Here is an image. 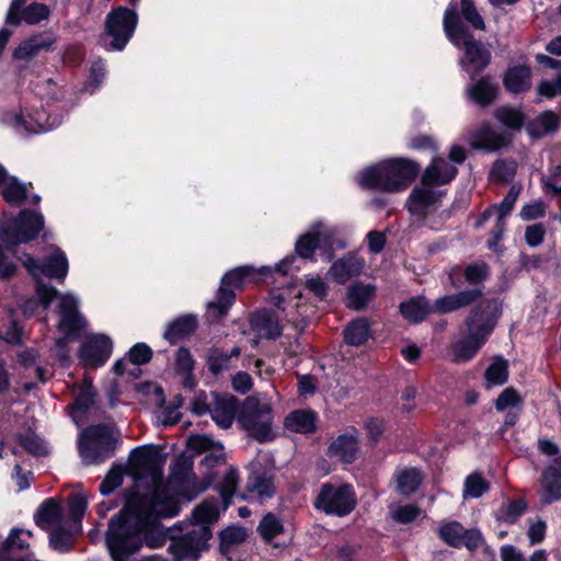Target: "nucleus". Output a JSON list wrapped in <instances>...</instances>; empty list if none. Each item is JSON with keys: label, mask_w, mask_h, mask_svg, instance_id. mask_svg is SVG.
I'll list each match as a JSON object with an SVG mask.
<instances>
[{"label": "nucleus", "mask_w": 561, "mask_h": 561, "mask_svg": "<svg viewBox=\"0 0 561 561\" xmlns=\"http://www.w3.org/2000/svg\"><path fill=\"white\" fill-rule=\"evenodd\" d=\"M131 457L135 472L147 474L153 489L149 494H131L121 514L111 519L106 543L113 561H128L144 546L150 549L160 548L168 538L172 540L169 551L176 561H197L201 552L207 549L211 537L209 525L219 517V501L207 499L197 505L191 519L179 524L182 535L175 538L160 523V518L172 517L180 512L178 500L167 496L162 490L161 457L147 447L135 448Z\"/></svg>", "instance_id": "nucleus-1"}, {"label": "nucleus", "mask_w": 561, "mask_h": 561, "mask_svg": "<svg viewBox=\"0 0 561 561\" xmlns=\"http://www.w3.org/2000/svg\"><path fill=\"white\" fill-rule=\"evenodd\" d=\"M23 264L36 279V293L44 308L47 309L54 300H57V330L64 336L56 340L53 351L59 360H66L68 358L67 342L79 339L80 331L85 324L78 311L79 301L72 294H60L55 287L39 280L41 275L64 280L68 274L66 254L60 249L54 248L42 265L30 255H25Z\"/></svg>", "instance_id": "nucleus-2"}, {"label": "nucleus", "mask_w": 561, "mask_h": 561, "mask_svg": "<svg viewBox=\"0 0 561 561\" xmlns=\"http://www.w3.org/2000/svg\"><path fill=\"white\" fill-rule=\"evenodd\" d=\"M444 31L448 39L463 51L460 67L471 77L479 75L491 60V53L462 25L459 10L450 4L444 14Z\"/></svg>", "instance_id": "nucleus-3"}, {"label": "nucleus", "mask_w": 561, "mask_h": 561, "mask_svg": "<svg viewBox=\"0 0 561 561\" xmlns=\"http://www.w3.org/2000/svg\"><path fill=\"white\" fill-rule=\"evenodd\" d=\"M499 314L500 305L496 300L479 304L466 322L467 336L453 345L456 362L469 360L476 355L493 331Z\"/></svg>", "instance_id": "nucleus-4"}, {"label": "nucleus", "mask_w": 561, "mask_h": 561, "mask_svg": "<svg viewBox=\"0 0 561 561\" xmlns=\"http://www.w3.org/2000/svg\"><path fill=\"white\" fill-rule=\"evenodd\" d=\"M121 443V433L115 425H91L80 433L78 450L84 465H100L114 456Z\"/></svg>", "instance_id": "nucleus-5"}, {"label": "nucleus", "mask_w": 561, "mask_h": 561, "mask_svg": "<svg viewBox=\"0 0 561 561\" xmlns=\"http://www.w3.org/2000/svg\"><path fill=\"white\" fill-rule=\"evenodd\" d=\"M538 450L548 457L539 478V499L542 505L561 501V451L549 439L538 440Z\"/></svg>", "instance_id": "nucleus-6"}, {"label": "nucleus", "mask_w": 561, "mask_h": 561, "mask_svg": "<svg viewBox=\"0 0 561 561\" xmlns=\"http://www.w3.org/2000/svg\"><path fill=\"white\" fill-rule=\"evenodd\" d=\"M241 426L260 443L275 438L273 430V411L270 403L248 399L239 416Z\"/></svg>", "instance_id": "nucleus-7"}, {"label": "nucleus", "mask_w": 561, "mask_h": 561, "mask_svg": "<svg viewBox=\"0 0 561 561\" xmlns=\"http://www.w3.org/2000/svg\"><path fill=\"white\" fill-rule=\"evenodd\" d=\"M336 234V228L328 226L321 220L316 221L307 232L297 239L295 252L301 259H312L316 250H319L327 260H330L337 243Z\"/></svg>", "instance_id": "nucleus-8"}, {"label": "nucleus", "mask_w": 561, "mask_h": 561, "mask_svg": "<svg viewBox=\"0 0 561 561\" xmlns=\"http://www.w3.org/2000/svg\"><path fill=\"white\" fill-rule=\"evenodd\" d=\"M43 227V215L32 210H22L18 218H9L3 215L0 219L3 240L12 245L35 239Z\"/></svg>", "instance_id": "nucleus-9"}, {"label": "nucleus", "mask_w": 561, "mask_h": 561, "mask_svg": "<svg viewBox=\"0 0 561 561\" xmlns=\"http://www.w3.org/2000/svg\"><path fill=\"white\" fill-rule=\"evenodd\" d=\"M318 510L336 516L348 515L356 505V496L352 485L324 483L314 501Z\"/></svg>", "instance_id": "nucleus-10"}, {"label": "nucleus", "mask_w": 561, "mask_h": 561, "mask_svg": "<svg viewBox=\"0 0 561 561\" xmlns=\"http://www.w3.org/2000/svg\"><path fill=\"white\" fill-rule=\"evenodd\" d=\"M253 270L250 266H240L228 272L221 280L215 301L208 304V316L218 319L224 317L234 301L233 289H240L244 283L252 278Z\"/></svg>", "instance_id": "nucleus-11"}, {"label": "nucleus", "mask_w": 561, "mask_h": 561, "mask_svg": "<svg viewBox=\"0 0 561 561\" xmlns=\"http://www.w3.org/2000/svg\"><path fill=\"white\" fill-rule=\"evenodd\" d=\"M451 178H422V182L416 185L408 201V208L411 215L417 218H424L428 211L436 206L444 191L440 190Z\"/></svg>", "instance_id": "nucleus-12"}, {"label": "nucleus", "mask_w": 561, "mask_h": 561, "mask_svg": "<svg viewBox=\"0 0 561 561\" xmlns=\"http://www.w3.org/2000/svg\"><path fill=\"white\" fill-rule=\"evenodd\" d=\"M137 25V14L135 11L121 7L107 15L106 33L112 41L110 47L115 50H122Z\"/></svg>", "instance_id": "nucleus-13"}, {"label": "nucleus", "mask_w": 561, "mask_h": 561, "mask_svg": "<svg viewBox=\"0 0 561 561\" xmlns=\"http://www.w3.org/2000/svg\"><path fill=\"white\" fill-rule=\"evenodd\" d=\"M50 15V9L44 3L33 2L25 5V0H13L10 4L5 16V23L11 25H20L21 22L34 25Z\"/></svg>", "instance_id": "nucleus-14"}, {"label": "nucleus", "mask_w": 561, "mask_h": 561, "mask_svg": "<svg viewBox=\"0 0 561 561\" xmlns=\"http://www.w3.org/2000/svg\"><path fill=\"white\" fill-rule=\"evenodd\" d=\"M112 340L104 334H93L80 348V359L87 367L95 368L104 365L112 354Z\"/></svg>", "instance_id": "nucleus-15"}, {"label": "nucleus", "mask_w": 561, "mask_h": 561, "mask_svg": "<svg viewBox=\"0 0 561 561\" xmlns=\"http://www.w3.org/2000/svg\"><path fill=\"white\" fill-rule=\"evenodd\" d=\"M440 539L451 547L477 549L482 542L481 533L477 529H465L458 522H448L438 530Z\"/></svg>", "instance_id": "nucleus-16"}, {"label": "nucleus", "mask_w": 561, "mask_h": 561, "mask_svg": "<svg viewBox=\"0 0 561 561\" xmlns=\"http://www.w3.org/2000/svg\"><path fill=\"white\" fill-rule=\"evenodd\" d=\"M187 447L197 454L208 453L201 463L206 469L225 462L224 446L207 435H191L187 439Z\"/></svg>", "instance_id": "nucleus-17"}, {"label": "nucleus", "mask_w": 561, "mask_h": 561, "mask_svg": "<svg viewBox=\"0 0 561 561\" xmlns=\"http://www.w3.org/2000/svg\"><path fill=\"white\" fill-rule=\"evenodd\" d=\"M421 167L407 158H389L369 165L364 175H417Z\"/></svg>", "instance_id": "nucleus-18"}, {"label": "nucleus", "mask_w": 561, "mask_h": 561, "mask_svg": "<svg viewBox=\"0 0 561 561\" xmlns=\"http://www.w3.org/2000/svg\"><path fill=\"white\" fill-rule=\"evenodd\" d=\"M236 412L237 401L232 396L213 394L209 413L218 426L229 428L233 423Z\"/></svg>", "instance_id": "nucleus-19"}, {"label": "nucleus", "mask_w": 561, "mask_h": 561, "mask_svg": "<svg viewBox=\"0 0 561 561\" xmlns=\"http://www.w3.org/2000/svg\"><path fill=\"white\" fill-rule=\"evenodd\" d=\"M364 267V260L348 253L335 261L330 267L329 276L340 284H345L352 277L359 275Z\"/></svg>", "instance_id": "nucleus-20"}, {"label": "nucleus", "mask_w": 561, "mask_h": 561, "mask_svg": "<svg viewBox=\"0 0 561 561\" xmlns=\"http://www.w3.org/2000/svg\"><path fill=\"white\" fill-rule=\"evenodd\" d=\"M318 415L314 411L299 409L291 411L284 420L286 431L299 434H310L316 431Z\"/></svg>", "instance_id": "nucleus-21"}, {"label": "nucleus", "mask_w": 561, "mask_h": 561, "mask_svg": "<svg viewBox=\"0 0 561 561\" xmlns=\"http://www.w3.org/2000/svg\"><path fill=\"white\" fill-rule=\"evenodd\" d=\"M358 450V438L354 433L342 434L329 446V456L339 461L351 463Z\"/></svg>", "instance_id": "nucleus-22"}, {"label": "nucleus", "mask_w": 561, "mask_h": 561, "mask_svg": "<svg viewBox=\"0 0 561 561\" xmlns=\"http://www.w3.org/2000/svg\"><path fill=\"white\" fill-rule=\"evenodd\" d=\"M55 42V37L49 34H35L32 37L23 41L15 48L13 55L16 59L27 60L35 57L41 51L49 50Z\"/></svg>", "instance_id": "nucleus-23"}, {"label": "nucleus", "mask_w": 561, "mask_h": 561, "mask_svg": "<svg viewBox=\"0 0 561 561\" xmlns=\"http://www.w3.org/2000/svg\"><path fill=\"white\" fill-rule=\"evenodd\" d=\"M499 93V87L489 76L482 77L467 89L469 99L481 105L486 106L493 103Z\"/></svg>", "instance_id": "nucleus-24"}, {"label": "nucleus", "mask_w": 561, "mask_h": 561, "mask_svg": "<svg viewBox=\"0 0 561 561\" xmlns=\"http://www.w3.org/2000/svg\"><path fill=\"white\" fill-rule=\"evenodd\" d=\"M465 158V150L455 146L450 149L448 159H433L423 175H455L458 172L456 164H461Z\"/></svg>", "instance_id": "nucleus-25"}, {"label": "nucleus", "mask_w": 561, "mask_h": 561, "mask_svg": "<svg viewBox=\"0 0 561 561\" xmlns=\"http://www.w3.org/2000/svg\"><path fill=\"white\" fill-rule=\"evenodd\" d=\"M481 293L477 289L461 291L455 295H447L438 298L434 306L432 307V311L438 313H448L453 312L457 309L466 307L478 299Z\"/></svg>", "instance_id": "nucleus-26"}, {"label": "nucleus", "mask_w": 561, "mask_h": 561, "mask_svg": "<svg viewBox=\"0 0 561 561\" xmlns=\"http://www.w3.org/2000/svg\"><path fill=\"white\" fill-rule=\"evenodd\" d=\"M423 478L422 471L417 468H399L393 474L396 491L402 495H411L419 489Z\"/></svg>", "instance_id": "nucleus-27"}, {"label": "nucleus", "mask_w": 561, "mask_h": 561, "mask_svg": "<svg viewBox=\"0 0 561 561\" xmlns=\"http://www.w3.org/2000/svg\"><path fill=\"white\" fill-rule=\"evenodd\" d=\"M410 178H360L359 185L366 190L397 193L410 186Z\"/></svg>", "instance_id": "nucleus-28"}, {"label": "nucleus", "mask_w": 561, "mask_h": 561, "mask_svg": "<svg viewBox=\"0 0 561 561\" xmlns=\"http://www.w3.org/2000/svg\"><path fill=\"white\" fill-rule=\"evenodd\" d=\"M504 85L512 93L529 90L531 85L530 69L525 66H516L508 69L504 76Z\"/></svg>", "instance_id": "nucleus-29"}, {"label": "nucleus", "mask_w": 561, "mask_h": 561, "mask_svg": "<svg viewBox=\"0 0 561 561\" xmlns=\"http://www.w3.org/2000/svg\"><path fill=\"white\" fill-rule=\"evenodd\" d=\"M247 488L250 496L261 502L271 499L275 493V485L272 478L261 473H252L249 477Z\"/></svg>", "instance_id": "nucleus-30"}, {"label": "nucleus", "mask_w": 561, "mask_h": 561, "mask_svg": "<svg viewBox=\"0 0 561 561\" xmlns=\"http://www.w3.org/2000/svg\"><path fill=\"white\" fill-rule=\"evenodd\" d=\"M519 193L520 186L513 185L500 205L490 207L481 215V217L477 221V226H482L492 216H497L505 219V217L513 209Z\"/></svg>", "instance_id": "nucleus-31"}, {"label": "nucleus", "mask_w": 561, "mask_h": 561, "mask_svg": "<svg viewBox=\"0 0 561 561\" xmlns=\"http://www.w3.org/2000/svg\"><path fill=\"white\" fill-rule=\"evenodd\" d=\"M196 319L193 316H183L168 325L164 332V337L175 343L187 335L192 334L196 329Z\"/></svg>", "instance_id": "nucleus-32"}, {"label": "nucleus", "mask_w": 561, "mask_h": 561, "mask_svg": "<svg viewBox=\"0 0 561 561\" xmlns=\"http://www.w3.org/2000/svg\"><path fill=\"white\" fill-rule=\"evenodd\" d=\"M370 337L369 322L364 318H358L350 322L344 329L345 342L353 346L364 344Z\"/></svg>", "instance_id": "nucleus-33"}, {"label": "nucleus", "mask_w": 561, "mask_h": 561, "mask_svg": "<svg viewBox=\"0 0 561 561\" xmlns=\"http://www.w3.org/2000/svg\"><path fill=\"white\" fill-rule=\"evenodd\" d=\"M375 294V286L362 283L351 286L347 290L346 305L354 310L364 309Z\"/></svg>", "instance_id": "nucleus-34"}, {"label": "nucleus", "mask_w": 561, "mask_h": 561, "mask_svg": "<svg viewBox=\"0 0 561 561\" xmlns=\"http://www.w3.org/2000/svg\"><path fill=\"white\" fill-rule=\"evenodd\" d=\"M402 316L410 322H420L425 319L432 308L423 297L412 298L400 306Z\"/></svg>", "instance_id": "nucleus-35"}, {"label": "nucleus", "mask_w": 561, "mask_h": 561, "mask_svg": "<svg viewBox=\"0 0 561 561\" xmlns=\"http://www.w3.org/2000/svg\"><path fill=\"white\" fill-rule=\"evenodd\" d=\"M241 354L239 347H233L230 353L219 348H214L208 355L209 370L217 375L224 370L231 368V360L233 357L238 358Z\"/></svg>", "instance_id": "nucleus-36"}, {"label": "nucleus", "mask_w": 561, "mask_h": 561, "mask_svg": "<svg viewBox=\"0 0 561 561\" xmlns=\"http://www.w3.org/2000/svg\"><path fill=\"white\" fill-rule=\"evenodd\" d=\"M479 146L488 150H496L508 142L506 133H500L490 125H483L478 131Z\"/></svg>", "instance_id": "nucleus-37"}, {"label": "nucleus", "mask_w": 561, "mask_h": 561, "mask_svg": "<svg viewBox=\"0 0 561 561\" xmlns=\"http://www.w3.org/2000/svg\"><path fill=\"white\" fill-rule=\"evenodd\" d=\"M253 327L259 334L266 339H276L282 333V327L278 323V316L274 317L266 312L259 314L253 320Z\"/></svg>", "instance_id": "nucleus-38"}, {"label": "nucleus", "mask_w": 561, "mask_h": 561, "mask_svg": "<svg viewBox=\"0 0 561 561\" xmlns=\"http://www.w3.org/2000/svg\"><path fill=\"white\" fill-rule=\"evenodd\" d=\"M248 538V531L243 527L230 526L220 533V551L229 552L234 547L244 542Z\"/></svg>", "instance_id": "nucleus-39"}, {"label": "nucleus", "mask_w": 561, "mask_h": 561, "mask_svg": "<svg viewBox=\"0 0 561 561\" xmlns=\"http://www.w3.org/2000/svg\"><path fill=\"white\" fill-rule=\"evenodd\" d=\"M36 524L42 528L56 525L60 518V508L53 500H46L38 508Z\"/></svg>", "instance_id": "nucleus-40"}, {"label": "nucleus", "mask_w": 561, "mask_h": 561, "mask_svg": "<svg viewBox=\"0 0 561 561\" xmlns=\"http://www.w3.org/2000/svg\"><path fill=\"white\" fill-rule=\"evenodd\" d=\"M489 490V483L481 473L469 474L463 484V499H478Z\"/></svg>", "instance_id": "nucleus-41"}, {"label": "nucleus", "mask_w": 561, "mask_h": 561, "mask_svg": "<svg viewBox=\"0 0 561 561\" xmlns=\"http://www.w3.org/2000/svg\"><path fill=\"white\" fill-rule=\"evenodd\" d=\"M527 510L523 499L505 502L499 512V518L507 524H514Z\"/></svg>", "instance_id": "nucleus-42"}, {"label": "nucleus", "mask_w": 561, "mask_h": 561, "mask_svg": "<svg viewBox=\"0 0 561 561\" xmlns=\"http://www.w3.org/2000/svg\"><path fill=\"white\" fill-rule=\"evenodd\" d=\"M508 364L503 358H496L486 369L485 379L490 386H501L507 381Z\"/></svg>", "instance_id": "nucleus-43"}, {"label": "nucleus", "mask_w": 561, "mask_h": 561, "mask_svg": "<svg viewBox=\"0 0 561 561\" xmlns=\"http://www.w3.org/2000/svg\"><path fill=\"white\" fill-rule=\"evenodd\" d=\"M171 478L179 483H188L194 477L193 460L191 457L181 456L172 466Z\"/></svg>", "instance_id": "nucleus-44"}, {"label": "nucleus", "mask_w": 561, "mask_h": 561, "mask_svg": "<svg viewBox=\"0 0 561 561\" xmlns=\"http://www.w3.org/2000/svg\"><path fill=\"white\" fill-rule=\"evenodd\" d=\"M21 446L34 456H46L49 451L48 445L35 433L27 432L20 436Z\"/></svg>", "instance_id": "nucleus-45"}, {"label": "nucleus", "mask_w": 561, "mask_h": 561, "mask_svg": "<svg viewBox=\"0 0 561 561\" xmlns=\"http://www.w3.org/2000/svg\"><path fill=\"white\" fill-rule=\"evenodd\" d=\"M460 13L463 19L474 28L483 31L485 23L481 14L478 12L472 0H460Z\"/></svg>", "instance_id": "nucleus-46"}, {"label": "nucleus", "mask_w": 561, "mask_h": 561, "mask_svg": "<svg viewBox=\"0 0 561 561\" xmlns=\"http://www.w3.org/2000/svg\"><path fill=\"white\" fill-rule=\"evenodd\" d=\"M259 531L266 542H271L283 531V525L273 514H267L261 520Z\"/></svg>", "instance_id": "nucleus-47"}, {"label": "nucleus", "mask_w": 561, "mask_h": 561, "mask_svg": "<svg viewBox=\"0 0 561 561\" xmlns=\"http://www.w3.org/2000/svg\"><path fill=\"white\" fill-rule=\"evenodd\" d=\"M27 194V187L16 181V178H10L2 187V196L8 203H21Z\"/></svg>", "instance_id": "nucleus-48"}, {"label": "nucleus", "mask_w": 561, "mask_h": 561, "mask_svg": "<svg viewBox=\"0 0 561 561\" xmlns=\"http://www.w3.org/2000/svg\"><path fill=\"white\" fill-rule=\"evenodd\" d=\"M495 117L505 126L512 129H519L524 124V115L520 111L512 107H501L495 112Z\"/></svg>", "instance_id": "nucleus-49"}, {"label": "nucleus", "mask_w": 561, "mask_h": 561, "mask_svg": "<svg viewBox=\"0 0 561 561\" xmlns=\"http://www.w3.org/2000/svg\"><path fill=\"white\" fill-rule=\"evenodd\" d=\"M124 469L122 466L114 465L105 476L104 480L100 484V491L102 494L107 495L112 493L123 483Z\"/></svg>", "instance_id": "nucleus-50"}, {"label": "nucleus", "mask_w": 561, "mask_h": 561, "mask_svg": "<svg viewBox=\"0 0 561 561\" xmlns=\"http://www.w3.org/2000/svg\"><path fill=\"white\" fill-rule=\"evenodd\" d=\"M50 546L58 551H68L72 547L73 533L61 527L55 528L49 538Z\"/></svg>", "instance_id": "nucleus-51"}, {"label": "nucleus", "mask_w": 561, "mask_h": 561, "mask_svg": "<svg viewBox=\"0 0 561 561\" xmlns=\"http://www.w3.org/2000/svg\"><path fill=\"white\" fill-rule=\"evenodd\" d=\"M522 402L523 399L518 392L514 388L510 387L504 389L497 397L495 401V409L497 411H503L511 407H518Z\"/></svg>", "instance_id": "nucleus-52"}, {"label": "nucleus", "mask_w": 561, "mask_h": 561, "mask_svg": "<svg viewBox=\"0 0 561 561\" xmlns=\"http://www.w3.org/2000/svg\"><path fill=\"white\" fill-rule=\"evenodd\" d=\"M396 522L408 524L415 520L421 515V510L414 504L397 506L391 512Z\"/></svg>", "instance_id": "nucleus-53"}, {"label": "nucleus", "mask_w": 561, "mask_h": 561, "mask_svg": "<svg viewBox=\"0 0 561 561\" xmlns=\"http://www.w3.org/2000/svg\"><path fill=\"white\" fill-rule=\"evenodd\" d=\"M87 508V501L82 495H75L69 502V512L72 522L73 531L79 530L80 519L84 515Z\"/></svg>", "instance_id": "nucleus-54"}, {"label": "nucleus", "mask_w": 561, "mask_h": 561, "mask_svg": "<svg viewBox=\"0 0 561 561\" xmlns=\"http://www.w3.org/2000/svg\"><path fill=\"white\" fill-rule=\"evenodd\" d=\"M94 403V391L92 386L87 380L84 381V386L78 393L73 409L75 411H85Z\"/></svg>", "instance_id": "nucleus-55"}, {"label": "nucleus", "mask_w": 561, "mask_h": 561, "mask_svg": "<svg viewBox=\"0 0 561 561\" xmlns=\"http://www.w3.org/2000/svg\"><path fill=\"white\" fill-rule=\"evenodd\" d=\"M238 484V473L234 470H229L219 486L220 494L225 502V507L228 505V499L233 495Z\"/></svg>", "instance_id": "nucleus-56"}, {"label": "nucleus", "mask_w": 561, "mask_h": 561, "mask_svg": "<svg viewBox=\"0 0 561 561\" xmlns=\"http://www.w3.org/2000/svg\"><path fill=\"white\" fill-rule=\"evenodd\" d=\"M528 531L530 545L540 543L546 537L547 524L540 518L528 519Z\"/></svg>", "instance_id": "nucleus-57"}, {"label": "nucleus", "mask_w": 561, "mask_h": 561, "mask_svg": "<svg viewBox=\"0 0 561 561\" xmlns=\"http://www.w3.org/2000/svg\"><path fill=\"white\" fill-rule=\"evenodd\" d=\"M128 355L133 364L142 365L151 359L152 351L145 343H138L130 348Z\"/></svg>", "instance_id": "nucleus-58"}, {"label": "nucleus", "mask_w": 561, "mask_h": 561, "mask_svg": "<svg viewBox=\"0 0 561 561\" xmlns=\"http://www.w3.org/2000/svg\"><path fill=\"white\" fill-rule=\"evenodd\" d=\"M12 125L20 134H22L23 131L41 133L46 130V128L43 125L38 124L37 126H35L32 119L28 121L20 114H15L12 116Z\"/></svg>", "instance_id": "nucleus-59"}, {"label": "nucleus", "mask_w": 561, "mask_h": 561, "mask_svg": "<svg viewBox=\"0 0 561 561\" xmlns=\"http://www.w3.org/2000/svg\"><path fill=\"white\" fill-rule=\"evenodd\" d=\"M546 229L542 224L528 226L525 231V240L529 247H538L545 238Z\"/></svg>", "instance_id": "nucleus-60"}, {"label": "nucleus", "mask_w": 561, "mask_h": 561, "mask_svg": "<svg viewBox=\"0 0 561 561\" xmlns=\"http://www.w3.org/2000/svg\"><path fill=\"white\" fill-rule=\"evenodd\" d=\"M176 369L181 373H191L194 368L193 357L187 348L181 347L175 355Z\"/></svg>", "instance_id": "nucleus-61"}, {"label": "nucleus", "mask_w": 561, "mask_h": 561, "mask_svg": "<svg viewBox=\"0 0 561 561\" xmlns=\"http://www.w3.org/2000/svg\"><path fill=\"white\" fill-rule=\"evenodd\" d=\"M306 288L320 299H323L328 293V285L320 276L308 277Z\"/></svg>", "instance_id": "nucleus-62"}, {"label": "nucleus", "mask_w": 561, "mask_h": 561, "mask_svg": "<svg viewBox=\"0 0 561 561\" xmlns=\"http://www.w3.org/2000/svg\"><path fill=\"white\" fill-rule=\"evenodd\" d=\"M545 215V205L540 201L524 206L520 210V217L524 220H534Z\"/></svg>", "instance_id": "nucleus-63"}, {"label": "nucleus", "mask_w": 561, "mask_h": 561, "mask_svg": "<svg viewBox=\"0 0 561 561\" xmlns=\"http://www.w3.org/2000/svg\"><path fill=\"white\" fill-rule=\"evenodd\" d=\"M22 536L31 537L32 531L18 529V528L13 529L5 541V548L7 549H12V548L24 549L25 547H27V543L25 542V540L21 538Z\"/></svg>", "instance_id": "nucleus-64"}]
</instances>
